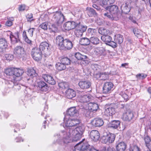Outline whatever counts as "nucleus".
Here are the masks:
<instances>
[{
	"label": "nucleus",
	"instance_id": "1",
	"mask_svg": "<svg viewBox=\"0 0 151 151\" xmlns=\"http://www.w3.org/2000/svg\"><path fill=\"white\" fill-rule=\"evenodd\" d=\"M86 126L80 124L73 128L61 131L55 137L57 138V142L60 144H67L72 141H77L81 138V136L85 131Z\"/></svg>",
	"mask_w": 151,
	"mask_h": 151
},
{
	"label": "nucleus",
	"instance_id": "2",
	"mask_svg": "<svg viewBox=\"0 0 151 151\" xmlns=\"http://www.w3.org/2000/svg\"><path fill=\"white\" fill-rule=\"evenodd\" d=\"M105 9L108 10L109 12H107L103 14L104 17H107L112 20L116 21L119 19L121 14L117 6L114 5L106 6Z\"/></svg>",
	"mask_w": 151,
	"mask_h": 151
},
{
	"label": "nucleus",
	"instance_id": "3",
	"mask_svg": "<svg viewBox=\"0 0 151 151\" xmlns=\"http://www.w3.org/2000/svg\"><path fill=\"white\" fill-rule=\"evenodd\" d=\"M56 43L61 50L66 49L69 50L73 47L72 42L68 39H65L61 36L57 37Z\"/></svg>",
	"mask_w": 151,
	"mask_h": 151
},
{
	"label": "nucleus",
	"instance_id": "4",
	"mask_svg": "<svg viewBox=\"0 0 151 151\" xmlns=\"http://www.w3.org/2000/svg\"><path fill=\"white\" fill-rule=\"evenodd\" d=\"M50 16L52 17V21L58 25L61 24L64 20V16L60 12H54L51 13Z\"/></svg>",
	"mask_w": 151,
	"mask_h": 151
},
{
	"label": "nucleus",
	"instance_id": "5",
	"mask_svg": "<svg viewBox=\"0 0 151 151\" xmlns=\"http://www.w3.org/2000/svg\"><path fill=\"white\" fill-rule=\"evenodd\" d=\"M80 123V120L77 119L69 118L67 119L66 118L65 119L64 126L67 128L75 127Z\"/></svg>",
	"mask_w": 151,
	"mask_h": 151
},
{
	"label": "nucleus",
	"instance_id": "6",
	"mask_svg": "<svg viewBox=\"0 0 151 151\" xmlns=\"http://www.w3.org/2000/svg\"><path fill=\"white\" fill-rule=\"evenodd\" d=\"M42 53L38 49V47H35L32 50L31 54L34 60L36 61H39L42 58Z\"/></svg>",
	"mask_w": 151,
	"mask_h": 151
},
{
	"label": "nucleus",
	"instance_id": "7",
	"mask_svg": "<svg viewBox=\"0 0 151 151\" xmlns=\"http://www.w3.org/2000/svg\"><path fill=\"white\" fill-rule=\"evenodd\" d=\"M14 53L19 58H23L26 54L24 48L20 46H17L14 48Z\"/></svg>",
	"mask_w": 151,
	"mask_h": 151
},
{
	"label": "nucleus",
	"instance_id": "8",
	"mask_svg": "<svg viewBox=\"0 0 151 151\" xmlns=\"http://www.w3.org/2000/svg\"><path fill=\"white\" fill-rule=\"evenodd\" d=\"M115 137L114 134L109 133L106 136H104L102 137V142L106 144L111 143L114 140Z\"/></svg>",
	"mask_w": 151,
	"mask_h": 151
},
{
	"label": "nucleus",
	"instance_id": "9",
	"mask_svg": "<svg viewBox=\"0 0 151 151\" xmlns=\"http://www.w3.org/2000/svg\"><path fill=\"white\" fill-rule=\"evenodd\" d=\"M93 97L90 95H86L83 96H80L79 97L78 100L81 103H84L85 104L83 106H87V103L89 102L90 100L92 99Z\"/></svg>",
	"mask_w": 151,
	"mask_h": 151
},
{
	"label": "nucleus",
	"instance_id": "10",
	"mask_svg": "<svg viewBox=\"0 0 151 151\" xmlns=\"http://www.w3.org/2000/svg\"><path fill=\"white\" fill-rule=\"evenodd\" d=\"M114 85L111 82H106L105 83L103 88V93H111L112 90Z\"/></svg>",
	"mask_w": 151,
	"mask_h": 151
},
{
	"label": "nucleus",
	"instance_id": "11",
	"mask_svg": "<svg viewBox=\"0 0 151 151\" xmlns=\"http://www.w3.org/2000/svg\"><path fill=\"white\" fill-rule=\"evenodd\" d=\"M77 26V24L73 21H69L64 24L63 27L65 30H70L75 28Z\"/></svg>",
	"mask_w": 151,
	"mask_h": 151
},
{
	"label": "nucleus",
	"instance_id": "12",
	"mask_svg": "<svg viewBox=\"0 0 151 151\" xmlns=\"http://www.w3.org/2000/svg\"><path fill=\"white\" fill-rule=\"evenodd\" d=\"M8 47L6 40L4 38L0 39V53H3Z\"/></svg>",
	"mask_w": 151,
	"mask_h": 151
},
{
	"label": "nucleus",
	"instance_id": "13",
	"mask_svg": "<svg viewBox=\"0 0 151 151\" xmlns=\"http://www.w3.org/2000/svg\"><path fill=\"white\" fill-rule=\"evenodd\" d=\"M89 134L91 139L95 142L98 140L100 137L99 132L96 130L91 131L90 132Z\"/></svg>",
	"mask_w": 151,
	"mask_h": 151
},
{
	"label": "nucleus",
	"instance_id": "14",
	"mask_svg": "<svg viewBox=\"0 0 151 151\" xmlns=\"http://www.w3.org/2000/svg\"><path fill=\"white\" fill-rule=\"evenodd\" d=\"M134 117L133 112L130 110H128L125 113L123 114L122 119L125 121H130Z\"/></svg>",
	"mask_w": 151,
	"mask_h": 151
},
{
	"label": "nucleus",
	"instance_id": "15",
	"mask_svg": "<svg viewBox=\"0 0 151 151\" xmlns=\"http://www.w3.org/2000/svg\"><path fill=\"white\" fill-rule=\"evenodd\" d=\"M91 124L94 127H99L103 125L104 122L101 118H96L91 121Z\"/></svg>",
	"mask_w": 151,
	"mask_h": 151
},
{
	"label": "nucleus",
	"instance_id": "16",
	"mask_svg": "<svg viewBox=\"0 0 151 151\" xmlns=\"http://www.w3.org/2000/svg\"><path fill=\"white\" fill-rule=\"evenodd\" d=\"M42 77L45 81L50 84L54 85L56 83L54 79L50 75L47 74H43L42 75Z\"/></svg>",
	"mask_w": 151,
	"mask_h": 151
},
{
	"label": "nucleus",
	"instance_id": "17",
	"mask_svg": "<svg viewBox=\"0 0 151 151\" xmlns=\"http://www.w3.org/2000/svg\"><path fill=\"white\" fill-rule=\"evenodd\" d=\"M38 49L42 53V52H45L50 50V47L48 43L46 42H42L39 46Z\"/></svg>",
	"mask_w": 151,
	"mask_h": 151
},
{
	"label": "nucleus",
	"instance_id": "18",
	"mask_svg": "<svg viewBox=\"0 0 151 151\" xmlns=\"http://www.w3.org/2000/svg\"><path fill=\"white\" fill-rule=\"evenodd\" d=\"M78 114V110L75 107H70L68 109L67 112V114L70 116H77Z\"/></svg>",
	"mask_w": 151,
	"mask_h": 151
},
{
	"label": "nucleus",
	"instance_id": "19",
	"mask_svg": "<svg viewBox=\"0 0 151 151\" xmlns=\"http://www.w3.org/2000/svg\"><path fill=\"white\" fill-rule=\"evenodd\" d=\"M66 96L67 98L71 99L74 97L76 95L75 91L71 89H68L66 91Z\"/></svg>",
	"mask_w": 151,
	"mask_h": 151
},
{
	"label": "nucleus",
	"instance_id": "20",
	"mask_svg": "<svg viewBox=\"0 0 151 151\" xmlns=\"http://www.w3.org/2000/svg\"><path fill=\"white\" fill-rule=\"evenodd\" d=\"M80 87L82 89H87L88 88L91 86L90 82L88 81H81L78 83Z\"/></svg>",
	"mask_w": 151,
	"mask_h": 151
},
{
	"label": "nucleus",
	"instance_id": "21",
	"mask_svg": "<svg viewBox=\"0 0 151 151\" xmlns=\"http://www.w3.org/2000/svg\"><path fill=\"white\" fill-rule=\"evenodd\" d=\"M87 104V107L93 113H95L99 108L98 104L95 103H89Z\"/></svg>",
	"mask_w": 151,
	"mask_h": 151
},
{
	"label": "nucleus",
	"instance_id": "22",
	"mask_svg": "<svg viewBox=\"0 0 151 151\" xmlns=\"http://www.w3.org/2000/svg\"><path fill=\"white\" fill-rule=\"evenodd\" d=\"M115 112V109L112 107H109L106 108L104 111V114L107 116H112Z\"/></svg>",
	"mask_w": 151,
	"mask_h": 151
},
{
	"label": "nucleus",
	"instance_id": "23",
	"mask_svg": "<svg viewBox=\"0 0 151 151\" xmlns=\"http://www.w3.org/2000/svg\"><path fill=\"white\" fill-rule=\"evenodd\" d=\"M60 62V63H58L56 64V66H60L61 65H70V60L67 58H62Z\"/></svg>",
	"mask_w": 151,
	"mask_h": 151
},
{
	"label": "nucleus",
	"instance_id": "24",
	"mask_svg": "<svg viewBox=\"0 0 151 151\" xmlns=\"http://www.w3.org/2000/svg\"><path fill=\"white\" fill-rule=\"evenodd\" d=\"M126 145L123 142L119 143L116 146L117 151H124L126 148Z\"/></svg>",
	"mask_w": 151,
	"mask_h": 151
},
{
	"label": "nucleus",
	"instance_id": "25",
	"mask_svg": "<svg viewBox=\"0 0 151 151\" xmlns=\"http://www.w3.org/2000/svg\"><path fill=\"white\" fill-rule=\"evenodd\" d=\"M120 122L118 120H113L108 124V127L114 129H116L119 126Z\"/></svg>",
	"mask_w": 151,
	"mask_h": 151
},
{
	"label": "nucleus",
	"instance_id": "26",
	"mask_svg": "<svg viewBox=\"0 0 151 151\" xmlns=\"http://www.w3.org/2000/svg\"><path fill=\"white\" fill-rule=\"evenodd\" d=\"M83 108L85 110L84 111V114L87 117H91L93 116V112L91 110L89 109V108L87 106H83Z\"/></svg>",
	"mask_w": 151,
	"mask_h": 151
},
{
	"label": "nucleus",
	"instance_id": "27",
	"mask_svg": "<svg viewBox=\"0 0 151 151\" xmlns=\"http://www.w3.org/2000/svg\"><path fill=\"white\" fill-rule=\"evenodd\" d=\"M104 43L101 44V47H97L96 48V51L100 55H102L106 51L104 47Z\"/></svg>",
	"mask_w": 151,
	"mask_h": 151
},
{
	"label": "nucleus",
	"instance_id": "28",
	"mask_svg": "<svg viewBox=\"0 0 151 151\" xmlns=\"http://www.w3.org/2000/svg\"><path fill=\"white\" fill-rule=\"evenodd\" d=\"M97 79L105 80L109 78V76L107 74L105 73H100L96 75Z\"/></svg>",
	"mask_w": 151,
	"mask_h": 151
},
{
	"label": "nucleus",
	"instance_id": "29",
	"mask_svg": "<svg viewBox=\"0 0 151 151\" xmlns=\"http://www.w3.org/2000/svg\"><path fill=\"white\" fill-rule=\"evenodd\" d=\"M114 40L116 43L119 44L121 43L123 41V37L122 35L119 34L116 35L115 37Z\"/></svg>",
	"mask_w": 151,
	"mask_h": 151
},
{
	"label": "nucleus",
	"instance_id": "30",
	"mask_svg": "<svg viewBox=\"0 0 151 151\" xmlns=\"http://www.w3.org/2000/svg\"><path fill=\"white\" fill-rule=\"evenodd\" d=\"M121 9L122 13L125 14H127L130 10L126 4H124L122 5L121 6Z\"/></svg>",
	"mask_w": 151,
	"mask_h": 151
},
{
	"label": "nucleus",
	"instance_id": "31",
	"mask_svg": "<svg viewBox=\"0 0 151 151\" xmlns=\"http://www.w3.org/2000/svg\"><path fill=\"white\" fill-rule=\"evenodd\" d=\"M144 140L147 147L149 149H151V139L150 137L147 135L145 137Z\"/></svg>",
	"mask_w": 151,
	"mask_h": 151
},
{
	"label": "nucleus",
	"instance_id": "32",
	"mask_svg": "<svg viewBox=\"0 0 151 151\" xmlns=\"http://www.w3.org/2000/svg\"><path fill=\"white\" fill-rule=\"evenodd\" d=\"M99 33L104 35H106L111 34L109 30L104 28H101L99 30Z\"/></svg>",
	"mask_w": 151,
	"mask_h": 151
},
{
	"label": "nucleus",
	"instance_id": "33",
	"mask_svg": "<svg viewBox=\"0 0 151 151\" xmlns=\"http://www.w3.org/2000/svg\"><path fill=\"white\" fill-rule=\"evenodd\" d=\"M79 43L83 45H87L89 44V39L87 38H83L79 40Z\"/></svg>",
	"mask_w": 151,
	"mask_h": 151
},
{
	"label": "nucleus",
	"instance_id": "34",
	"mask_svg": "<svg viewBox=\"0 0 151 151\" xmlns=\"http://www.w3.org/2000/svg\"><path fill=\"white\" fill-rule=\"evenodd\" d=\"M14 68L10 67L6 69L5 72L6 75L10 76H14Z\"/></svg>",
	"mask_w": 151,
	"mask_h": 151
},
{
	"label": "nucleus",
	"instance_id": "35",
	"mask_svg": "<svg viewBox=\"0 0 151 151\" xmlns=\"http://www.w3.org/2000/svg\"><path fill=\"white\" fill-rule=\"evenodd\" d=\"M27 74L28 76L30 77H33L34 76H36V71L34 68L31 67L28 69L27 71Z\"/></svg>",
	"mask_w": 151,
	"mask_h": 151
},
{
	"label": "nucleus",
	"instance_id": "36",
	"mask_svg": "<svg viewBox=\"0 0 151 151\" xmlns=\"http://www.w3.org/2000/svg\"><path fill=\"white\" fill-rule=\"evenodd\" d=\"M90 43L91 42L93 45H97L99 43L100 40L99 38L96 37H91L89 40Z\"/></svg>",
	"mask_w": 151,
	"mask_h": 151
},
{
	"label": "nucleus",
	"instance_id": "37",
	"mask_svg": "<svg viewBox=\"0 0 151 151\" xmlns=\"http://www.w3.org/2000/svg\"><path fill=\"white\" fill-rule=\"evenodd\" d=\"M86 11L89 17H92L96 15V13L95 10L92 8H87Z\"/></svg>",
	"mask_w": 151,
	"mask_h": 151
},
{
	"label": "nucleus",
	"instance_id": "38",
	"mask_svg": "<svg viewBox=\"0 0 151 151\" xmlns=\"http://www.w3.org/2000/svg\"><path fill=\"white\" fill-rule=\"evenodd\" d=\"M101 39L105 42L107 44V43L110 42L112 40L111 37L109 35H103L101 37Z\"/></svg>",
	"mask_w": 151,
	"mask_h": 151
},
{
	"label": "nucleus",
	"instance_id": "39",
	"mask_svg": "<svg viewBox=\"0 0 151 151\" xmlns=\"http://www.w3.org/2000/svg\"><path fill=\"white\" fill-rule=\"evenodd\" d=\"M14 76L17 77H19L21 76L23 73L24 71L22 69L14 68Z\"/></svg>",
	"mask_w": 151,
	"mask_h": 151
},
{
	"label": "nucleus",
	"instance_id": "40",
	"mask_svg": "<svg viewBox=\"0 0 151 151\" xmlns=\"http://www.w3.org/2000/svg\"><path fill=\"white\" fill-rule=\"evenodd\" d=\"M75 57L78 60H86L87 58L86 56L82 55L79 52L75 54Z\"/></svg>",
	"mask_w": 151,
	"mask_h": 151
},
{
	"label": "nucleus",
	"instance_id": "41",
	"mask_svg": "<svg viewBox=\"0 0 151 151\" xmlns=\"http://www.w3.org/2000/svg\"><path fill=\"white\" fill-rule=\"evenodd\" d=\"M22 36L24 40L26 42L30 45L32 44V41L28 38L25 31L23 32Z\"/></svg>",
	"mask_w": 151,
	"mask_h": 151
},
{
	"label": "nucleus",
	"instance_id": "42",
	"mask_svg": "<svg viewBox=\"0 0 151 151\" xmlns=\"http://www.w3.org/2000/svg\"><path fill=\"white\" fill-rule=\"evenodd\" d=\"M76 27L81 31L84 32L86 31L87 27L85 25H83L79 23L78 24H77V26Z\"/></svg>",
	"mask_w": 151,
	"mask_h": 151
},
{
	"label": "nucleus",
	"instance_id": "43",
	"mask_svg": "<svg viewBox=\"0 0 151 151\" xmlns=\"http://www.w3.org/2000/svg\"><path fill=\"white\" fill-rule=\"evenodd\" d=\"M78 29L76 27L75 29L74 33L75 35L77 37H81L83 34V32L81 31L80 30Z\"/></svg>",
	"mask_w": 151,
	"mask_h": 151
},
{
	"label": "nucleus",
	"instance_id": "44",
	"mask_svg": "<svg viewBox=\"0 0 151 151\" xmlns=\"http://www.w3.org/2000/svg\"><path fill=\"white\" fill-rule=\"evenodd\" d=\"M96 30L95 29L89 28L88 29V36H92L96 35Z\"/></svg>",
	"mask_w": 151,
	"mask_h": 151
},
{
	"label": "nucleus",
	"instance_id": "45",
	"mask_svg": "<svg viewBox=\"0 0 151 151\" xmlns=\"http://www.w3.org/2000/svg\"><path fill=\"white\" fill-rule=\"evenodd\" d=\"M83 144L82 145H81L80 144H77L74 147L73 151H82L81 149L82 146L83 145Z\"/></svg>",
	"mask_w": 151,
	"mask_h": 151
},
{
	"label": "nucleus",
	"instance_id": "46",
	"mask_svg": "<svg viewBox=\"0 0 151 151\" xmlns=\"http://www.w3.org/2000/svg\"><path fill=\"white\" fill-rule=\"evenodd\" d=\"M89 146V145L88 144H83L81 148L82 151H91V148L88 149Z\"/></svg>",
	"mask_w": 151,
	"mask_h": 151
},
{
	"label": "nucleus",
	"instance_id": "47",
	"mask_svg": "<svg viewBox=\"0 0 151 151\" xmlns=\"http://www.w3.org/2000/svg\"><path fill=\"white\" fill-rule=\"evenodd\" d=\"M59 87L63 89L65 88L68 87V84L65 82H62L59 83Z\"/></svg>",
	"mask_w": 151,
	"mask_h": 151
},
{
	"label": "nucleus",
	"instance_id": "48",
	"mask_svg": "<svg viewBox=\"0 0 151 151\" xmlns=\"http://www.w3.org/2000/svg\"><path fill=\"white\" fill-rule=\"evenodd\" d=\"M147 75L143 73L138 74L136 75V77L138 79H143L145 78Z\"/></svg>",
	"mask_w": 151,
	"mask_h": 151
},
{
	"label": "nucleus",
	"instance_id": "49",
	"mask_svg": "<svg viewBox=\"0 0 151 151\" xmlns=\"http://www.w3.org/2000/svg\"><path fill=\"white\" fill-rule=\"evenodd\" d=\"M99 3L100 5L104 8L106 6L108 5L107 0H100Z\"/></svg>",
	"mask_w": 151,
	"mask_h": 151
},
{
	"label": "nucleus",
	"instance_id": "50",
	"mask_svg": "<svg viewBox=\"0 0 151 151\" xmlns=\"http://www.w3.org/2000/svg\"><path fill=\"white\" fill-rule=\"evenodd\" d=\"M27 21L31 22L34 20L33 14L32 13L28 14L26 16Z\"/></svg>",
	"mask_w": 151,
	"mask_h": 151
},
{
	"label": "nucleus",
	"instance_id": "51",
	"mask_svg": "<svg viewBox=\"0 0 151 151\" xmlns=\"http://www.w3.org/2000/svg\"><path fill=\"white\" fill-rule=\"evenodd\" d=\"M39 27L44 30H47V23L46 22H44L40 25Z\"/></svg>",
	"mask_w": 151,
	"mask_h": 151
},
{
	"label": "nucleus",
	"instance_id": "52",
	"mask_svg": "<svg viewBox=\"0 0 151 151\" xmlns=\"http://www.w3.org/2000/svg\"><path fill=\"white\" fill-rule=\"evenodd\" d=\"M5 58L7 60H12L14 58V56L11 54H6L5 55Z\"/></svg>",
	"mask_w": 151,
	"mask_h": 151
},
{
	"label": "nucleus",
	"instance_id": "53",
	"mask_svg": "<svg viewBox=\"0 0 151 151\" xmlns=\"http://www.w3.org/2000/svg\"><path fill=\"white\" fill-rule=\"evenodd\" d=\"M50 29L51 30L50 31L54 32H55L58 30L57 27L54 24H52L51 27L50 28Z\"/></svg>",
	"mask_w": 151,
	"mask_h": 151
},
{
	"label": "nucleus",
	"instance_id": "54",
	"mask_svg": "<svg viewBox=\"0 0 151 151\" xmlns=\"http://www.w3.org/2000/svg\"><path fill=\"white\" fill-rule=\"evenodd\" d=\"M119 94L121 97L124 99V100L127 101L128 98V96L126 94L124 93L123 92L120 93Z\"/></svg>",
	"mask_w": 151,
	"mask_h": 151
},
{
	"label": "nucleus",
	"instance_id": "55",
	"mask_svg": "<svg viewBox=\"0 0 151 151\" xmlns=\"http://www.w3.org/2000/svg\"><path fill=\"white\" fill-rule=\"evenodd\" d=\"M133 32L135 35L137 37H138L139 35H140V31L137 29H133Z\"/></svg>",
	"mask_w": 151,
	"mask_h": 151
},
{
	"label": "nucleus",
	"instance_id": "56",
	"mask_svg": "<svg viewBox=\"0 0 151 151\" xmlns=\"http://www.w3.org/2000/svg\"><path fill=\"white\" fill-rule=\"evenodd\" d=\"M27 8V7L24 4H22L19 5V11H24Z\"/></svg>",
	"mask_w": 151,
	"mask_h": 151
},
{
	"label": "nucleus",
	"instance_id": "57",
	"mask_svg": "<svg viewBox=\"0 0 151 151\" xmlns=\"http://www.w3.org/2000/svg\"><path fill=\"white\" fill-rule=\"evenodd\" d=\"M86 60H81L80 62V65L82 66L84 65V66L87 65L88 61Z\"/></svg>",
	"mask_w": 151,
	"mask_h": 151
},
{
	"label": "nucleus",
	"instance_id": "58",
	"mask_svg": "<svg viewBox=\"0 0 151 151\" xmlns=\"http://www.w3.org/2000/svg\"><path fill=\"white\" fill-rule=\"evenodd\" d=\"M46 85L47 84L43 81H40L38 83V86L39 89L43 87Z\"/></svg>",
	"mask_w": 151,
	"mask_h": 151
},
{
	"label": "nucleus",
	"instance_id": "59",
	"mask_svg": "<svg viewBox=\"0 0 151 151\" xmlns=\"http://www.w3.org/2000/svg\"><path fill=\"white\" fill-rule=\"evenodd\" d=\"M35 28H30L28 30V32L30 36L31 37H32L33 35V33L34 31L35 30Z\"/></svg>",
	"mask_w": 151,
	"mask_h": 151
},
{
	"label": "nucleus",
	"instance_id": "60",
	"mask_svg": "<svg viewBox=\"0 0 151 151\" xmlns=\"http://www.w3.org/2000/svg\"><path fill=\"white\" fill-rule=\"evenodd\" d=\"M8 82L9 84L13 85L14 86V88H17V87H16L17 86L18 87H19V88H20V86H19L18 84L14 82H13L12 81H8Z\"/></svg>",
	"mask_w": 151,
	"mask_h": 151
},
{
	"label": "nucleus",
	"instance_id": "61",
	"mask_svg": "<svg viewBox=\"0 0 151 151\" xmlns=\"http://www.w3.org/2000/svg\"><path fill=\"white\" fill-rule=\"evenodd\" d=\"M109 44L108 45L113 48L116 47L117 46L116 43L115 42H111V41L110 42H109Z\"/></svg>",
	"mask_w": 151,
	"mask_h": 151
},
{
	"label": "nucleus",
	"instance_id": "62",
	"mask_svg": "<svg viewBox=\"0 0 151 151\" xmlns=\"http://www.w3.org/2000/svg\"><path fill=\"white\" fill-rule=\"evenodd\" d=\"M13 20V19L8 20L6 23L5 25L7 26H11L12 25V21Z\"/></svg>",
	"mask_w": 151,
	"mask_h": 151
},
{
	"label": "nucleus",
	"instance_id": "63",
	"mask_svg": "<svg viewBox=\"0 0 151 151\" xmlns=\"http://www.w3.org/2000/svg\"><path fill=\"white\" fill-rule=\"evenodd\" d=\"M56 69L58 71H61L66 69V67H56Z\"/></svg>",
	"mask_w": 151,
	"mask_h": 151
},
{
	"label": "nucleus",
	"instance_id": "64",
	"mask_svg": "<svg viewBox=\"0 0 151 151\" xmlns=\"http://www.w3.org/2000/svg\"><path fill=\"white\" fill-rule=\"evenodd\" d=\"M48 87L47 85L44 86L43 87L40 89L42 91H46L48 90Z\"/></svg>",
	"mask_w": 151,
	"mask_h": 151
}]
</instances>
